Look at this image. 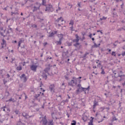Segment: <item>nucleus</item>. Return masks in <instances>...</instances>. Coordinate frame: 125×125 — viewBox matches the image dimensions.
<instances>
[{
    "mask_svg": "<svg viewBox=\"0 0 125 125\" xmlns=\"http://www.w3.org/2000/svg\"><path fill=\"white\" fill-rule=\"evenodd\" d=\"M41 6H42V4L39 2H36L33 4H31L30 7H31L33 12H36V11L40 10Z\"/></svg>",
    "mask_w": 125,
    "mask_h": 125,
    "instance_id": "obj_1",
    "label": "nucleus"
},
{
    "mask_svg": "<svg viewBox=\"0 0 125 125\" xmlns=\"http://www.w3.org/2000/svg\"><path fill=\"white\" fill-rule=\"evenodd\" d=\"M113 74H114L115 78H120L119 80V82H122V81H124V80H125V75L123 74L124 72H123V71H120V73H119L114 70L113 71Z\"/></svg>",
    "mask_w": 125,
    "mask_h": 125,
    "instance_id": "obj_2",
    "label": "nucleus"
},
{
    "mask_svg": "<svg viewBox=\"0 0 125 125\" xmlns=\"http://www.w3.org/2000/svg\"><path fill=\"white\" fill-rule=\"evenodd\" d=\"M45 11H47L48 12H52L53 11H54V8H53L52 5L49 4L46 5Z\"/></svg>",
    "mask_w": 125,
    "mask_h": 125,
    "instance_id": "obj_3",
    "label": "nucleus"
},
{
    "mask_svg": "<svg viewBox=\"0 0 125 125\" xmlns=\"http://www.w3.org/2000/svg\"><path fill=\"white\" fill-rule=\"evenodd\" d=\"M0 110L3 112H7V113H9V112H10V109H9V107L6 106V105L1 107Z\"/></svg>",
    "mask_w": 125,
    "mask_h": 125,
    "instance_id": "obj_4",
    "label": "nucleus"
},
{
    "mask_svg": "<svg viewBox=\"0 0 125 125\" xmlns=\"http://www.w3.org/2000/svg\"><path fill=\"white\" fill-rule=\"evenodd\" d=\"M61 38L59 39V41H56L55 42V43L57 44V45H61L62 44V41L63 40V35L62 34H60Z\"/></svg>",
    "mask_w": 125,
    "mask_h": 125,
    "instance_id": "obj_5",
    "label": "nucleus"
},
{
    "mask_svg": "<svg viewBox=\"0 0 125 125\" xmlns=\"http://www.w3.org/2000/svg\"><path fill=\"white\" fill-rule=\"evenodd\" d=\"M68 85L72 87L77 85V81H75L74 80H71V81L68 83Z\"/></svg>",
    "mask_w": 125,
    "mask_h": 125,
    "instance_id": "obj_6",
    "label": "nucleus"
},
{
    "mask_svg": "<svg viewBox=\"0 0 125 125\" xmlns=\"http://www.w3.org/2000/svg\"><path fill=\"white\" fill-rule=\"evenodd\" d=\"M76 39L72 40L73 42H79L80 41V37L78 34H75Z\"/></svg>",
    "mask_w": 125,
    "mask_h": 125,
    "instance_id": "obj_7",
    "label": "nucleus"
},
{
    "mask_svg": "<svg viewBox=\"0 0 125 125\" xmlns=\"http://www.w3.org/2000/svg\"><path fill=\"white\" fill-rule=\"evenodd\" d=\"M20 79H23V83H26V82H27V77L26 76V74H22L20 76Z\"/></svg>",
    "mask_w": 125,
    "mask_h": 125,
    "instance_id": "obj_8",
    "label": "nucleus"
},
{
    "mask_svg": "<svg viewBox=\"0 0 125 125\" xmlns=\"http://www.w3.org/2000/svg\"><path fill=\"white\" fill-rule=\"evenodd\" d=\"M37 68H38V65H32L30 66V69L31 71H33V72H37Z\"/></svg>",
    "mask_w": 125,
    "mask_h": 125,
    "instance_id": "obj_9",
    "label": "nucleus"
},
{
    "mask_svg": "<svg viewBox=\"0 0 125 125\" xmlns=\"http://www.w3.org/2000/svg\"><path fill=\"white\" fill-rule=\"evenodd\" d=\"M54 87H55V86L54 84H51L49 87V89L52 92H54Z\"/></svg>",
    "mask_w": 125,
    "mask_h": 125,
    "instance_id": "obj_10",
    "label": "nucleus"
},
{
    "mask_svg": "<svg viewBox=\"0 0 125 125\" xmlns=\"http://www.w3.org/2000/svg\"><path fill=\"white\" fill-rule=\"evenodd\" d=\"M10 27H11V25H9L7 28V34H10V33L13 32V29Z\"/></svg>",
    "mask_w": 125,
    "mask_h": 125,
    "instance_id": "obj_11",
    "label": "nucleus"
},
{
    "mask_svg": "<svg viewBox=\"0 0 125 125\" xmlns=\"http://www.w3.org/2000/svg\"><path fill=\"white\" fill-rule=\"evenodd\" d=\"M2 43H1V48H4L6 46V41L4 39L2 40Z\"/></svg>",
    "mask_w": 125,
    "mask_h": 125,
    "instance_id": "obj_12",
    "label": "nucleus"
},
{
    "mask_svg": "<svg viewBox=\"0 0 125 125\" xmlns=\"http://www.w3.org/2000/svg\"><path fill=\"white\" fill-rule=\"evenodd\" d=\"M80 89L81 90V92L82 91L85 92V91H86V90H88V91H89V86H88V87H87V88H83V87H81L80 88Z\"/></svg>",
    "mask_w": 125,
    "mask_h": 125,
    "instance_id": "obj_13",
    "label": "nucleus"
},
{
    "mask_svg": "<svg viewBox=\"0 0 125 125\" xmlns=\"http://www.w3.org/2000/svg\"><path fill=\"white\" fill-rule=\"evenodd\" d=\"M23 42H24V40L23 39V38L20 39V41L19 42L18 45V48L21 46V43H23Z\"/></svg>",
    "mask_w": 125,
    "mask_h": 125,
    "instance_id": "obj_14",
    "label": "nucleus"
},
{
    "mask_svg": "<svg viewBox=\"0 0 125 125\" xmlns=\"http://www.w3.org/2000/svg\"><path fill=\"white\" fill-rule=\"evenodd\" d=\"M22 116L24 117V119H26L27 120V119H28L27 117H29V113L26 112H23L22 113Z\"/></svg>",
    "mask_w": 125,
    "mask_h": 125,
    "instance_id": "obj_15",
    "label": "nucleus"
},
{
    "mask_svg": "<svg viewBox=\"0 0 125 125\" xmlns=\"http://www.w3.org/2000/svg\"><path fill=\"white\" fill-rule=\"evenodd\" d=\"M96 63L97 64V67L100 68V67H102V65L101 64V61H99V60L96 61Z\"/></svg>",
    "mask_w": 125,
    "mask_h": 125,
    "instance_id": "obj_16",
    "label": "nucleus"
},
{
    "mask_svg": "<svg viewBox=\"0 0 125 125\" xmlns=\"http://www.w3.org/2000/svg\"><path fill=\"white\" fill-rule=\"evenodd\" d=\"M46 62L47 63H51L52 62V57H48L46 59Z\"/></svg>",
    "mask_w": 125,
    "mask_h": 125,
    "instance_id": "obj_17",
    "label": "nucleus"
},
{
    "mask_svg": "<svg viewBox=\"0 0 125 125\" xmlns=\"http://www.w3.org/2000/svg\"><path fill=\"white\" fill-rule=\"evenodd\" d=\"M16 101H15V99L14 98H12V97H11L9 100H7L6 101V102H13V103H14L15 102H16Z\"/></svg>",
    "mask_w": 125,
    "mask_h": 125,
    "instance_id": "obj_18",
    "label": "nucleus"
},
{
    "mask_svg": "<svg viewBox=\"0 0 125 125\" xmlns=\"http://www.w3.org/2000/svg\"><path fill=\"white\" fill-rule=\"evenodd\" d=\"M61 21V22H63V21H64V19H63V18L62 17H61L59 18H58L57 20H56V22H57L58 23V22H59V21Z\"/></svg>",
    "mask_w": 125,
    "mask_h": 125,
    "instance_id": "obj_19",
    "label": "nucleus"
},
{
    "mask_svg": "<svg viewBox=\"0 0 125 125\" xmlns=\"http://www.w3.org/2000/svg\"><path fill=\"white\" fill-rule=\"evenodd\" d=\"M49 70H50V67H46L44 69V72L45 73V74H49L48 72L49 71Z\"/></svg>",
    "mask_w": 125,
    "mask_h": 125,
    "instance_id": "obj_20",
    "label": "nucleus"
},
{
    "mask_svg": "<svg viewBox=\"0 0 125 125\" xmlns=\"http://www.w3.org/2000/svg\"><path fill=\"white\" fill-rule=\"evenodd\" d=\"M42 77L43 79H45V80H46V79H47V75H46V73H45V72L42 73Z\"/></svg>",
    "mask_w": 125,
    "mask_h": 125,
    "instance_id": "obj_21",
    "label": "nucleus"
},
{
    "mask_svg": "<svg viewBox=\"0 0 125 125\" xmlns=\"http://www.w3.org/2000/svg\"><path fill=\"white\" fill-rule=\"evenodd\" d=\"M88 119V118L86 115H84L82 117V120H83V122H86L87 121Z\"/></svg>",
    "mask_w": 125,
    "mask_h": 125,
    "instance_id": "obj_22",
    "label": "nucleus"
},
{
    "mask_svg": "<svg viewBox=\"0 0 125 125\" xmlns=\"http://www.w3.org/2000/svg\"><path fill=\"white\" fill-rule=\"evenodd\" d=\"M98 105V102H96L95 100L94 102V104L93 105V109H94L96 106Z\"/></svg>",
    "mask_w": 125,
    "mask_h": 125,
    "instance_id": "obj_23",
    "label": "nucleus"
},
{
    "mask_svg": "<svg viewBox=\"0 0 125 125\" xmlns=\"http://www.w3.org/2000/svg\"><path fill=\"white\" fill-rule=\"evenodd\" d=\"M42 5L45 7L47 5H46V0H42Z\"/></svg>",
    "mask_w": 125,
    "mask_h": 125,
    "instance_id": "obj_24",
    "label": "nucleus"
},
{
    "mask_svg": "<svg viewBox=\"0 0 125 125\" xmlns=\"http://www.w3.org/2000/svg\"><path fill=\"white\" fill-rule=\"evenodd\" d=\"M91 119H92L90 121V122L88 123V125H93V124H92V123H93L94 118L92 117H91Z\"/></svg>",
    "mask_w": 125,
    "mask_h": 125,
    "instance_id": "obj_25",
    "label": "nucleus"
},
{
    "mask_svg": "<svg viewBox=\"0 0 125 125\" xmlns=\"http://www.w3.org/2000/svg\"><path fill=\"white\" fill-rule=\"evenodd\" d=\"M102 72H101V75H105L106 72L104 71V69H103V67L102 66L101 67Z\"/></svg>",
    "mask_w": 125,
    "mask_h": 125,
    "instance_id": "obj_26",
    "label": "nucleus"
},
{
    "mask_svg": "<svg viewBox=\"0 0 125 125\" xmlns=\"http://www.w3.org/2000/svg\"><path fill=\"white\" fill-rule=\"evenodd\" d=\"M61 87H62V89H65V88L66 87V85H65V83H62V84L61 85Z\"/></svg>",
    "mask_w": 125,
    "mask_h": 125,
    "instance_id": "obj_27",
    "label": "nucleus"
},
{
    "mask_svg": "<svg viewBox=\"0 0 125 125\" xmlns=\"http://www.w3.org/2000/svg\"><path fill=\"white\" fill-rule=\"evenodd\" d=\"M49 38H52V37H54V33L53 32H51V33H49Z\"/></svg>",
    "mask_w": 125,
    "mask_h": 125,
    "instance_id": "obj_28",
    "label": "nucleus"
},
{
    "mask_svg": "<svg viewBox=\"0 0 125 125\" xmlns=\"http://www.w3.org/2000/svg\"><path fill=\"white\" fill-rule=\"evenodd\" d=\"M42 92H40V94H36L34 96L35 98H38V97H40V95H41Z\"/></svg>",
    "mask_w": 125,
    "mask_h": 125,
    "instance_id": "obj_29",
    "label": "nucleus"
},
{
    "mask_svg": "<svg viewBox=\"0 0 125 125\" xmlns=\"http://www.w3.org/2000/svg\"><path fill=\"white\" fill-rule=\"evenodd\" d=\"M47 124V120L46 119L44 120L42 122V125H46Z\"/></svg>",
    "mask_w": 125,
    "mask_h": 125,
    "instance_id": "obj_30",
    "label": "nucleus"
},
{
    "mask_svg": "<svg viewBox=\"0 0 125 125\" xmlns=\"http://www.w3.org/2000/svg\"><path fill=\"white\" fill-rule=\"evenodd\" d=\"M115 121H118V119L116 118V116L114 115V117H112V122H115Z\"/></svg>",
    "mask_w": 125,
    "mask_h": 125,
    "instance_id": "obj_31",
    "label": "nucleus"
},
{
    "mask_svg": "<svg viewBox=\"0 0 125 125\" xmlns=\"http://www.w3.org/2000/svg\"><path fill=\"white\" fill-rule=\"evenodd\" d=\"M16 69L18 71H21L22 70V66H17Z\"/></svg>",
    "mask_w": 125,
    "mask_h": 125,
    "instance_id": "obj_32",
    "label": "nucleus"
},
{
    "mask_svg": "<svg viewBox=\"0 0 125 125\" xmlns=\"http://www.w3.org/2000/svg\"><path fill=\"white\" fill-rule=\"evenodd\" d=\"M73 45L75 47H78V46L80 45V43H79V42H77L75 44H74Z\"/></svg>",
    "mask_w": 125,
    "mask_h": 125,
    "instance_id": "obj_33",
    "label": "nucleus"
},
{
    "mask_svg": "<svg viewBox=\"0 0 125 125\" xmlns=\"http://www.w3.org/2000/svg\"><path fill=\"white\" fill-rule=\"evenodd\" d=\"M89 54V53L86 52V53L84 54V56L82 57V58H85L87 55Z\"/></svg>",
    "mask_w": 125,
    "mask_h": 125,
    "instance_id": "obj_34",
    "label": "nucleus"
},
{
    "mask_svg": "<svg viewBox=\"0 0 125 125\" xmlns=\"http://www.w3.org/2000/svg\"><path fill=\"white\" fill-rule=\"evenodd\" d=\"M68 54H69V52L68 51H66V52H63L62 53L63 55H67Z\"/></svg>",
    "mask_w": 125,
    "mask_h": 125,
    "instance_id": "obj_35",
    "label": "nucleus"
},
{
    "mask_svg": "<svg viewBox=\"0 0 125 125\" xmlns=\"http://www.w3.org/2000/svg\"><path fill=\"white\" fill-rule=\"evenodd\" d=\"M31 27H32V28H37L38 25H37L35 24H34L31 25Z\"/></svg>",
    "mask_w": 125,
    "mask_h": 125,
    "instance_id": "obj_36",
    "label": "nucleus"
},
{
    "mask_svg": "<svg viewBox=\"0 0 125 125\" xmlns=\"http://www.w3.org/2000/svg\"><path fill=\"white\" fill-rule=\"evenodd\" d=\"M107 19V17H103L102 18H100V20L102 21V20H106Z\"/></svg>",
    "mask_w": 125,
    "mask_h": 125,
    "instance_id": "obj_37",
    "label": "nucleus"
},
{
    "mask_svg": "<svg viewBox=\"0 0 125 125\" xmlns=\"http://www.w3.org/2000/svg\"><path fill=\"white\" fill-rule=\"evenodd\" d=\"M69 25H72V26H73V25H74V21H73L72 20H71L70 21V22L69 23Z\"/></svg>",
    "mask_w": 125,
    "mask_h": 125,
    "instance_id": "obj_38",
    "label": "nucleus"
},
{
    "mask_svg": "<svg viewBox=\"0 0 125 125\" xmlns=\"http://www.w3.org/2000/svg\"><path fill=\"white\" fill-rule=\"evenodd\" d=\"M9 20H11V21H13V19H7L6 21V23H8V21Z\"/></svg>",
    "mask_w": 125,
    "mask_h": 125,
    "instance_id": "obj_39",
    "label": "nucleus"
},
{
    "mask_svg": "<svg viewBox=\"0 0 125 125\" xmlns=\"http://www.w3.org/2000/svg\"><path fill=\"white\" fill-rule=\"evenodd\" d=\"M73 123H71V125H77V123L76 122V121L73 120L72 121Z\"/></svg>",
    "mask_w": 125,
    "mask_h": 125,
    "instance_id": "obj_40",
    "label": "nucleus"
},
{
    "mask_svg": "<svg viewBox=\"0 0 125 125\" xmlns=\"http://www.w3.org/2000/svg\"><path fill=\"white\" fill-rule=\"evenodd\" d=\"M49 125H53V120H51L49 122Z\"/></svg>",
    "mask_w": 125,
    "mask_h": 125,
    "instance_id": "obj_41",
    "label": "nucleus"
},
{
    "mask_svg": "<svg viewBox=\"0 0 125 125\" xmlns=\"http://www.w3.org/2000/svg\"><path fill=\"white\" fill-rule=\"evenodd\" d=\"M111 55L113 56H116V52L115 51H112L111 53Z\"/></svg>",
    "mask_w": 125,
    "mask_h": 125,
    "instance_id": "obj_42",
    "label": "nucleus"
},
{
    "mask_svg": "<svg viewBox=\"0 0 125 125\" xmlns=\"http://www.w3.org/2000/svg\"><path fill=\"white\" fill-rule=\"evenodd\" d=\"M15 114H16V115H18V114H19V110L16 109V110H15Z\"/></svg>",
    "mask_w": 125,
    "mask_h": 125,
    "instance_id": "obj_43",
    "label": "nucleus"
},
{
    "mask_svg": "<svg viewBox=\"0 0 125 125\" xmlns=\"http://www.w3.org/2000/svg\"><path fill=\"white\" fill-rule=\"evenodd\" d=\"M80 89H81V88H79L76 90V93H77V94H79V93L80 92Z\"/></svg>",
    "mask_w": 125,
    "mask_h": 125,
    "instance_id": "obj_44",
    "label": "nucleus"
},
{
    "mask_svg": "<svg viewBox=\"0 0 125 125\" xmlns=\"http://www.w3.org/2000/svg\"><path fill=\"white\" fill-rule=\"evenodd\" d=\"M5 93L7 94V96H9V95H10V93H9V92L8 91H6Z\"/></svg>",
    "mask_w": 125,
    "mask_h": 125,
    "instance_id": "obj_45",
    "label": "nucleus"
},
{
    "mask_svg": "<svg viewBox=\"0 0 125 125\" xmlns=\"http://www.w3.org/2000/svg\"><path fill=\"white\" fill-rule=\"evenodd\" d=\"M38 18V19H40V22H42V21H43V20H44V19H41L40 17H38L37 18Z\"/></svg>",
    "mask_w": 125,
    "mask_h": 125,
    "instance_id": "obj_46",
    "label": "nucleus"
},
{
    "mask_svg": "<svg viewBox=\"0 0 125 125\" xmlns=\"http://www.w3.org/2000/svg\"><path fill=\"white\" fill-rule=\"evenodd\" d=\"M94 42V47H98V45H97L96 44V43H95V42Z\"/></svg>",
    "mask_w": 125,
    "mask_h": 125,
    "instance_id": "obj_47",
    "label": "nucleus"
},
{
    "mask_svg": "<svg viewBox=\"0 0 125 125\" xmlns=\"http://www.w3.org/2000/svg\"><path fill=\"white\" fill-rule=\"evenodd\" d=\"M97 33H101V35H103V32H102V30H97Z\"/></svg>",
    "mask_w": 125,
    "mask_h": 125,
    "instance_id": "obj_48",
    "label": "nucleus"
},
{
    "mask_svg": "<svg viewBox=\"0 0 125 125\" xmlns=\"http://www.w3.org/2000/svg\"><path fill=\"white\" fill-rule=\"evenodd\" d=\"M70 30L71 31V32H73V31H74V26H73V25L70 27Z\"/></svg>",
    "mask_w": 125,
    "mask_h": 125,
    "instance_id": "obj_49",
    "label": "nucleus"
},
{
    "mask_svg": "<svg viewBox=\"0 0 125 125\" xmlns=\"http://www.w3.org/2000/svg\"><path fill=\"white\" fill-rule=\"evenodd\" d=\"M11 13L12 16V15H13V14H18V15L19 14L18 12H17V13H14V12H11Z\"/></svg>",
    "mask_w": 125,
    "mask_h": 125,
    "instance_id": "obj_50",
    "label": "nucleus"
},
{
    "mask_svg": "<svg viewBox=\"0 0 125 125\" xmlns=\"http://www.w3.org/2000/svg\"><path fill=\"white\" fill-rule=\"evenodd\" d=\"M64 103H67L68 102H69V100L68 99H66V100H63Z\"/></svg>",
    "mask_w": 125,
    "mask_h": 125,
    "instance_id": "obj_51",
    "label": "nucleus"
},
{
    "mask_svg": "<svg viewBox=\"0 0 125 125\" xmlns=\"http://www.w3.org/2000/svg\"><path fill=\"white\" fill-rule=\"evenodd\" d=\"M68 46H72V42L67 43Z\"/></svg>",
    "mask_w": 125,
    "mask_h": 125,
    "instance_id": "obj_52",
    "label": "nucleus"
},
{
    "mask_svg": "<svg viewBox=\"0 0 125 125\" xmlns=\"http://www.w3.org/2000/svg\"><path fill=\"white\" fill-rule=\"evenodd\" d=\"M64 79H65L66 81H69V77H68V76H65Z\"/></svg>",
    "mask_w": 125,
    "mask_h": 125,
    "instance_id": "obj_53",
    "label": "nucleus"
},
{
    "mask_svg": "<svg viewBox=\"0 0 125 125\" xmlns=\"http://www.w3.org/2000/svg\"><path fill=\"white\" fill-rule=\"evenodd\" d=\"M61 105H65V103L63 100L61 102Z\"/></svg>",
    "mask_w": 125,
    "mask_h": 125,
    "instance_id": "obj_54",
    "label": "nucleus"
},
{
    "mask_svg": "<svg viewBox=\"0 0 125 125\" xmlns=\"http://www.w3.org/2000/svg\"><path fill=\"white\" fill-rule=\"evenodd\" d=\"M121 55H122V56H125V51L122 52Z\"/></svg>",
    "mask_w": 125,
    "mask_h": 125,
    "instance_id": "obj_55",
    "label": "nucleus"
},
{
    "mask_svg": "<svg viewBox=\"0 0 125 125\" xmlns=\"http://www.w3.org/2000/svg\"><path fill=\"white\" fill-rule=\"evenodd\" d=\"M0 35H1V36H2V37H3L4 38V37H5V35H3V33L2 32H0Z\"/></svg>",
    "mask_w": 125,
    "mask_h": 125,
    "instance_id": "obj_56",
    "label": "nucleus"
},
{
    "mask_svg": "<svg viewBox=\"0 0 125 125\" xmlns=\"http://www.w3.org/2000/svg\"><path fill=\"white\" fill-rule=\"evenodd\" d=\"M42 85H43V84H42V82H41L40 83V87H42Z\"/></svg>",
    "mask_w": 125,
    "mask_h": 125,
    "instance_id": "obj_57",
    "label": "nucleus"
},
{
    "mask_svg": "<svg viewBox=\"0 0 125 125\" xmlns=\"http://www.w3.org/2000/svg\"><path fill=\"white\" fill-rule=\"evenodd\" d=\"M7 7H9L8 5H7L6 7L4 8L3 10H7Z\"/></svg>",
    "mask_w": 125,
    "mask_h": 125,
    "instance_id": "obj_58",
    "label": "nucleus"
},
{
    "mask_svg": "<svg viewBox=\"0 0 125 125\" xmlns=\"http://www.w3.org/2000/svg\"><path fill=\"white\" fill-rule=\"evenodd\" d=\"M123 29H122V28H119V29H118V30H117V31H118V32H121V31H122Z\"/></svg>",
    "mask_w": 125,
    "mask_h": 125,
    "instance_id": "obj_59",
    "label": "nucleus"
},
{
    "mask_svg": "<svg viewBox=\"0 0 125 125\" xmlns=\"http://www.w3.org/2000/svg\"><path fill=\"white\" fill-rule=\"evenodd\" d=\"M77 86L79 87V88H81V87H82V85L81 84H78Z\"/></svg>",
    "mask_w": 125,
    "mask_h": 125,
    "instance_id": "obj_60",
    "label": "nucleus"
},
{
    "mask_svg": "<svg viewBox=\"0 0 125 125\" xmlns=\"http://www.w3.org/2000/svg\"><path fill=\"white\" fill-rule=\"evenodd\" d=\"M66 116H67L68 118H70V115L68 112L66 113Z\"/></svg>",
    "mask_w": 125,
    "mask_h": 125,
    "instance_id": "obj_61",
    "label": "nucleus"
},
{
    "mask_svg": "<svg viewBox=\"0 0 125 125\" xmlns=\"http://www.w3.org/2000/svg\"><path fill=\"white\" fill-rule=\"evenodd\" d=\"M57 33H58L57 31H54V35H56V34H57Z\"/></svg>",
    "mask_w": 125,
    "mask_h": 125,
    "instance_id": "obj_62",
    "label": "nucleus"
},
{
    "mask_svg": "<svg viewBox=\"0 0 125 125\" xmlns=\"http://www.w3.org/2000/svg\"><path fill=\"white\" fill-rule=\"evenodd\" d=\"M78 7H81V3L79 2L78 3Z\"/></svg>",
    "mask_w": 125,
    "mask_h": 125,
    "instance_id": "obj_63",
    "label": "nucleus"
},
{
    "mask_svg": "<svg viewBox=\"0 0 125 125\" xmlns=\"http://www.w3.org/2000/svg\"><path fill=\"white\" fill-rule=\"evenodd\" d=\"M122 85L123 86H125V81L123 83H122Z\"/></svg>",
    "mask_w": 125,
    "mask_h": 125,
    "instance_id": "obj_64",
    "label": "nucleus"
}]
</instances>
